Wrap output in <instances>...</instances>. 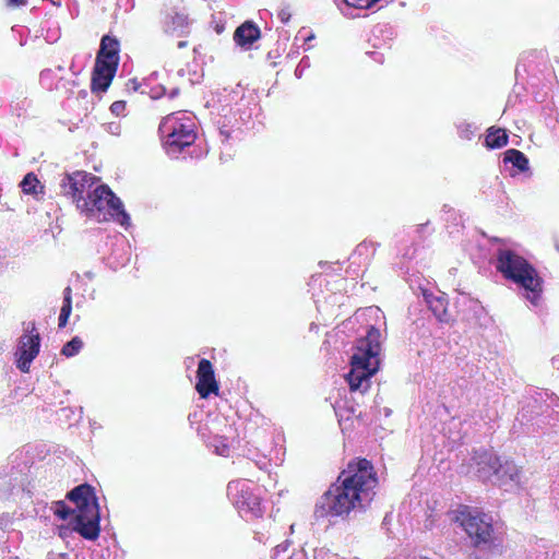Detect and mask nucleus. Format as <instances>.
Masks as SVG:
<instances>
[{"mask_svg":"<svg viewBox=\"0 0 559 559\" xmlns=\"http://www.w3.org/2000/svg\"><path fill=\"white\" fill-rule=\"evenodd\" d=\"M378 485L374 467L367 459H356L341 472L314 507L313 516H347L352 511H362L372 501Z\"/></svg>","mask_w":559,"mask_h":559,"instance_id":"nucleus-1","label":"nucleus"},{"mask_svg":"<svg viewBox=\"0 0 559 559\" xmlns=\"http://www.w3.org/2000/svg\"><path fill=\"white\" fill-rule=\"evenodd\" d=\"M78 209L98 222L112 218L124 228L131 224L130 215L124 210L122 201L104 183L87 191L84 199L78 200Z\"/></svg>","mask_w":559,"mask_h":559,"instance_id":"nucleus-2","label":"nucleus"},{"mask_svg":"<svg viewBox=\"0 0 559 559\" xmlns=\"http://www.w3.org/2000/svg\"><path fill=\"white\" fill-rule=\"evenodd\" d=\"M472 460L476 463V473L479 478H488L493 485L503 488L506 491L519 487L521 471L509 457L498 456L491 452L484 451Z\"/></svg>","mask_w":559,"mask_h":559,"instance_id":"nucleus-3","label":"nucleus"},{"mask_svg":"<svg viewBox=\"0 0 559 559\" xmlns=\"http://www.w3.org/2000/svg\"><path fill=\"white\" fill-rule=\"evenodd\" d=\"M354 317L361 325L357 331L356 344L350 349H381L388 336L383 311L371 306L357 310Z\"/></svg>","mask_w":559,"mask_h":559,"instance_id":"nucleus-4","label":"nucleus"},{"mask_svg":"<svg viewBox=\"0 0 559 559\" xmlns=\"http://www.w3.org/2000/svg\"><path fill=\"white\" fill-rule=\"evenodd\" d=\"M158 131L169 156L176 157L197 139L195 124L191 117L182 112L167 116L162 120Z\"/></svg>","mask_w":559,"mask_h":559,"instance_id":"nucleus-5","label":"nucleus"},{"mask_svg":"<svg viewBox=\"0 0 559 559\" xmlns=\"http://www.w3.org/2000/svg\"><path fill=\"white\" fill-rule=\"evenodd\" d=\"M462 526L472 545L478 550L498 551L500 543L495 536L492 518L484 512H469L462 520Z\"/></svg>","mask_w":559,"mask_h":559,"instance_id":"nucleus-6","label":"nucleus"},{"mask_svg":"<svg viewBox=\"0 0 559 559\" xmlns=\"http://www.w3.org/2000/svg\"><path fill=\"white\" fill-rule=\"evenodd\" d=\"M381 352H356L349 359L350 369L345 374L352 392H365L369 389L370 379L380 368Z\"/></svg>","mask_w":559,"mask_h":559,"instance_id":"nucleus-7","label":"nucleus"},{"mask_svg":"<svg viewBox=\"0 0 559 559\" xmlns=\"http://www.w3.org/2000/svg\"><path fill=\"white\" fill-rule=\"evenodd\" d=\"M510 281L518 286L519 294L530 302L532 308L538 309L542 307L544 280L533 265Z\"/></svg>","mask_w":559,"mask_h":559,"instance_id":"nucleus-8","label":"nucleus"},{"mask_svg":"<svg viewBox=\"0 0 559 559\" xmlns=\"http://www.w3.org/2000/svg\"><path fill=\"white\" fill-rule=\"evenodd\" d=\"M510 281L518 286L519 294L530 302L532 308L538 309L542 307L544 280L533 265Z\"/></svg>","mask_w":559,"mask_h":559,"instance_id":"nucleus-9","label":"nucleus"},{"mask_svg":"<svg viewBox=\"0 0 559 559\" xmlns=\"http://www.w3.org/2000/svg\"><path fill=\"white\" fill-rule=\"evenodd\" d=\"M96 180L95 176L86 171L66 174L59 183L60 193L78 204V200L85 198L84 193L92 190Z\"/></svg>","mask_w":559,"mask_h":559,"instance_id":"nucleus-10","label":"nucleus"},{"mask_svg":"<svg viewBox=\"0 0 559 559\" xmlns=\"http://www.w3.org/2000/svg\"><path fill=\"white\" fill-rule=\"evenodd\" d=\"M252 486L246 479L231 480L227 485V496L239 510L255 513L260 511V498L253 493Z\"/></svg>","mask_w":559,"mask_h":559,"instance_id":"nucleus-11","label":"nucleus"},{"mask_svg":"<svg viewBox=\"0 0 559 559\" xmlns=\"http://www.w3.org/2000/svg\"><path fill=\"white\" fill-rule=\"evenodd\" d=\"M495 265L497 271L506 280L510 281L515 275L523 273L532 264L515 251L508 248H499L496 252Z\"/></svg>","mask_w":559,"mask_h":559,"instance_id":"nucleus-12","label":"nucleus"},{"mask_svg":"<svg viewBox=\"0 0 559 559\" xmlns=\"http://www.w3.org/2000/svg\"><path fill=\"white\" fill-rule=\"evenodd\" d=\"M70 526L84 539L96 540L100 534V509L74 514L70 520Z\"/></svg>","mask_w":559,"mask_h":559,"instance_id":"nucleus-13","label":"nucleus"},{"mask_svg":"<svg viewBox=\"0 0 559 559\" xmlns=\"http://www.w3.org/2000/svg\"><path fill=\"white\" fill-rule=\"evenodd\" d=\"M66 498L76 506L78 513H90L100 509L95 488L87 484H81L69 490Z\"/></svg>","mask_w":559,"mask_h":559,"instance_id":"nucleus-14","label":"nucleus"},{"mask_svg":"<svg viewBox=\"0 0 559 559\" xmlns=\"http://www.w3.org/2000/svg\"><path fill=\"white\" fill-rule=\"evenodd\" d=\"M195 390L201 399H207L212 393L218 394V382L209 359L202 358L198 362Z\"/></svg>","mask_w":559,"mask_h":559,"instance_id":"nucleus-15","label":"nucleus"},{"mask_svg":"<svg viewBox=\"0 0 559 559\" xmlns=\"http://www.w3.org/2000/svg\"><path fill=\"white\" fill-rule=\"evenodd\" d=\"M421 296L429 310L441 323H450L453 321V316L449 312L448 295L438 290L431 292L427 288H421Z\"/></svg>","mask_w":559,"mask_h":559,"instance_id":"nucleus-16","label":"nucleus"},{"mask_svg":"<svg viewBox=\"0 0 559 559\" xmlns=\"http://www.w3.org/2000/svg\"><path fill=\"white\" fill-rule=\"evenodd\" d=\"M163 29L166 34L185 37L190 33V20L187 13L173 10L167 14Z\"/></svg>","mask_w":559,"mask_h":559,"instance_id":"nucleus-17","label":"nucleus"},{"mask_svg":"<svg viewBox=\"0 0 559 559\" xmlns=\"http://www.w3.org/2000/svg\"><path fill=\"white\" fill-rule=\"evenodd\" d=\"M456 300V307L462 314V319L468 322H477L485 313V309L479 300L471 298L467 294L461 293Z\"/></svg>","mask_w":559,"mask_h":559,"instance_id":"nucleus-18","label":"nucleus"},{"mask_svg":"<svg viewBox=\"0 0 559 559\" xmlns=\"http://www.w3.org/2000/svg\"><path fill=\"white\" fill-rule=\"evenodd\" d=\"M261 37V31L253 21H246L234 32V40L242 49H249Z\"/></svg>","mask_w":559,"mask_h":559,"instance_id":"nucleus-19","label":"nucleus"},{"mask_svg":"<svg viewBox=\"0 0 559 559\" xmlns=\"http://www.w3.org/2000/svg\"><path fill=\"white\" fill-rule=\"evenodd\" d=\"M23 333L15 349H40L41 337L34 321L23 322Z\"/></svg>","mask_w":559,"mask_h":559,"instance_id":"nucleus-20","label":"nucleus"},{"mask_svg":"<svg viewBox=\"0 0 559 559\" xmlns=\"http://www.w3.org/2000/svg\"><path fill=\"white\" fill-rule=\"evenodd\" d=\"M502 162L506 166L510 164L516 173H525L530 169L527 156L516 148L507 150L503 153Z\"/></svg>","mask_w":559,"mask_h":559,"instance_id":"nucleus-21","label":"nucleus"},{"mask_svg":"<svg viewBox=\"0 0 559 559\" xmlns=\"http://www.w3.org/2000/svg\"><path fill=\"white\" fill-rule=\"evenodd\" d=\"M509 142V134L507 129L499 127H490L487 129L485 138V146L488 150H497L506 146Z\"/></svg>","mask_w":559,"mask_h":559,"instance_id":"nucleus-22","label":"nucleus"},{"mask_svg":"<svg viewBox=\"0 0 559 559\" xmlns=\"http://www.w3.org/2000/svg\"><path fill=\"white\" fill-rule=\"evenodd\" d=\"M20 187L22 192L28 195H33L35 199L39 200L44 195V186L40 183L38 177L34 173H27L22 181L20 182Z\"/></svg>","mask_w":559,"mask_h":559,"instance_id":"nucleus-23","label":"nucleus"},{"mask_svg":"<svg viewBox=\"0 0 559 559\" xmlns=\"http://www.w3.org/2000/svg\"><path fill=\"white\" fill-rule=\"evenodd\" d=\"M119 53H120L119 39L111 34L103 35L97 55H102L104 58L108 57V59H111V58H120Z\"/></svg>","mask_w":559,"mask_h":559,"instance_id":"nucleus-24","label":"nucleus"},{"mask_svg":"<svg viewBox=\"0 0 559 559\" xmlns=\"http://www.w3.org/2000/svg\"><path fill=\"white\" fill-rule=\"evenodd\" d=\"M119 61L120 58L108 59V57L104 58L102 55H96L93 72L115 78Z\"/></svg>","mask_w":559,"mask_h":559,"instance_id":"nucleus-25","label":"nucleus"},{"mask_svg":"<svg viewBox=\"0 0 559 559\" xmlns=\"http://www.w3.org/2000/svg\"><path fill=\"white\" fill-rule=\"evenodd\" d=\"M119 61L120 58L108 59V57L104 58L102 55H96L93 72L115 78Z\"/></svg>","mask_w":559,"mask_h":559,"instance_id":"nucleus-26","label":"nucleus"},{"mask_svg":"<svg viewBox=\"0 0 559 559\" xmlns=\"http://www.w3.org/2000/svg\"><path fill=\"white\" fill-rule=\"evenodd\" d=\"M39 352H14L15 365L22 372H28L31 364Z\"/></svg>","mask_w":559,"mask_h":559,"instance_id":"nucleus-27","label":"nucleus"},{"mask_svg":"<svg viewBox=\"0 0 559 559\" xmlns=\"http://www.w3.org/2000/svg\"><path fill=\"white\" fill-rule=\"evenodd\" d=\"M114 78L109 75H104L100 73L92 72V81H91V88L93 93H104L106 92Z\"/></svg>","mask_w":559,"mask_h":559,"instance_id":"nucleus-28","label":"nucleus"},{"mask_svg":"<svg viewBox=\"0 0 559 559\" xmlns=\"http://www.w3.org/2000/svg\"><path fill=\"white\" fill-rule=\"evenodd\" d=\"M53 513L60 520H68L78 513L76 510L70 508L63 500L55 501L52 506Z\"/></svg>","mask_w":559,"mask_h":559,"instance_id":"nucleus-29","label":"nucleus"},{"mask_svg":"<svg viewBox=\"0 0 559 559\" xmlns=\"http://www.w3.org/2000/svg\"><path fill=\"white\" fill-rule=\"evenodd\" d=\"M335 414L341 419H349L352 415H355L356 407L354 404H348L347 401H337L334 405Z\"/></svg>","mask_w":559,"mask_h":559,"instance_id":"nucleus-30","label":"nucleus"},{"mask_svg":"<svg viewBox=\"0 0 559 559\" xmlns=\"http://www.w3.org/2000/svg\"><path fill=\"white\" fill-rule=\"evenodd\" d=\"M71 312H72V289L70 286H67L62 292V306L60 309V314L69 318Z\"/></svg>","mask_w":559,"mask_h":559,"instance_id":"nucleus-31","label":"nucleus"},{"mask_svg":"<svg viewBox=\"0 0 559 559\" xmlns=\"http://www.w3.org/2000/svg\"><path fill=\"white\" fill-rule=\"evenodd\" d=\"M459 136L463 140H472L475 135V132L477 130V127L473 123L463 121L456 124Z\"/></svg>","mask_w":559,"mask_h":559,"instance_id":"nucleus-32","label":"nucleus"},{"mask_svg":"<svg viewBox=\"0 0 559 559\" xmlns=\"http://www.w3.org/2000/svg\"><path fill=\"white\" fill-rule=\"evenodd\" d=\"M380 0H344L346 7L355 9H371Z\"/></svg>","mask_w":559,"mask_h":559,"instance_id":"nucleus-33","label":"nucleus"},{"mask_svg":"<svg viewBox=\"0 0 559 559\" xmlns=\"http://www.w3.org/2000/svg\"><path fill=\"white\" fill-rule=\"evenodd\" d=\"M142 94H148L152 99H159L166 94V88L163 85H157L156 87H147L146 90H141Z\"/></svg>","mask_w":559,"mask_h":559,"instance_id":"nucleus-34","label":"nucleus"},{"mask_svg":"<svg viewBox=\"0 0 559 559\" xmlns=\"http://www.w3.org/2000/svg\"><path fill=\"white\" fill-rule=\"evenodd\" d=\"M310 67V60H309V57H302L301 60L299 61L298 66L296 67L295 69V76L297 79H300L302 76V73L306 69H308Z\"/></svg>","mask_w":559,"mask_h":559,"instance_id":"nucleus-35","label":"nucleus"},{"mask_svg":"<svg viewBox=\"0 0 559 559\" xmlns=\"http://www.w3.org/2000/svg\"><path fill=\"white\" fill-rule=\"evenodd\" d=\"M84 343L81 337L74 336L69 342H67L61 349H82Z\"/></svg>","mask_w":559,"mask_h":559,"instance_id":"nucleus-36","label":"nucleus"},{"mask_svg":"<svg viewBox=\"0 0 559 559\" xmlns=\"http://www.w3.org/2000/svg\"><path fill=\"white\" fill-rule=\"evenodd\" d=\"M126 109L124 100H116L110 105V111L115 116H121Z\"/></svg>","mask_w":559,"mask_h":559,"instance_id":"nucleus-37","label":"nucleus"},{"mask_svg":"<svg viewBox=\"0 0 559 559\" xmlns=\"http://www.w3.org/2000/svg\"><path fill=\"white\" fill-rule=\"evenodd\" d=\"M128 87L129 88H132L134 92L136 91H140L143 90V88H147L148 87V84L146 82H139L136 79H130L129 82H128Z\"/></svg>","mask_w":559,"mask_h":559,"instance_id":"nucleus-38","label":"nucleus"},{"mask_svg":"<svg viewBox=\"0 0 559 559\" xmlns=\"http://www.w3.org/2000/svg\"><path fill=\"white\" fill-rule=\"evenodd\" d=\"M289 546V543L288 542H285V543H282L280 545H277L275 548H274V555H273V558L274 559H285L283 556H282V552H285L287 550Z\"/></svg>","mask_w":559,"mask_h":559,"instance_id":"nucleus-39","label":"nucleus"},{"mask_svg":"<svg viewBox=\"0 0 559 559\" xmlns=\"http://www.w3.org/2000/svg\"><path fill=\"white\" fill-rule=\"evenodd\" d=\"M27 0H7V5L11 8H19L25 5Z\"/></svg>","mask_w":559,"mask_h":559,"instance_id":"nucleus-40","label":"nucleus"},{"mask_svg":"<svg viewBox=\"0 0 559 559\" xmlns=\"http://www.w3.org/2000/svg\"><path fill=\"white\" fill-rule=\"evenodd\" d=\"M376 62L383 63V53L379 51L367 52Z\"/></svg>","mask_w":559,"mask_h":559,"instance_id":"nucleus-41","label":"nucleus"},{"mask_svg":"<svg viewBox=\"0 0 559 559\" xmlns=\"http://www.w3.org/2000/svg\"><path fill=\"white\" fill-rule=\"evenodd\" d=\"M278 17L283 23H287L290 19V13L286 10H281L278 13Z\"/></svg>","mask_w":559,"mask_h":559,"instance_id":"nucleus-42","label":"nucleus"},{"mask_svg":"<svg viewBox=\"0 0 559 559\" xmlns=\"http://www.w3.org/2000/svg\"><path fill=\"white\" fill-rule=\"evenodd\" d=\"M68 320H69L68 317L59 314V318H58V325H59V328H64L67 325V323H68Z\"/></svg>","mask_w":559,"mask_h":559,"instance_id":"nucleus-43","label":"nucleus"},{"mask_svg":"<svg viewBox=\"0 0 559 559\" xmlns=\"http://www.w3.org/2000/svg\"><path fill=\"white\" fill-rule=\"evenodd\" d=\"M178 95H179V88H178V87H175V88H173V90L169 92L168 97H169L170 99H174V98H176Z\"/></svg>","mask_w":559,"mask_h":559,"instance_id":"nucleus-44","label":"nucleus"},{"mask_svg":"<svg viewBox=\"0 0 559 559\" xmlns=\"http://www.w3.org/2000/svg\"><path fill=\"white\" fill-rule=\"evenodd\" d=\"M157 78V72H153L147 79L144 80L150 85V82Z\"/></svg>","mask_w":559,"mask_h":559,"instance_id":"nucleus-45","label":"nucleus"},{"mask_svg":"<svg viewBox=\"0 0 559 559\" xmlns=\"http://www.w3.org/2000/svg\"><path fill=\"white\" fill-rule=\"evenodd\" d=\"M177 47L179 49H182V48L187 47V41H185V40L178 41Z\"/></svg>","mask_w":559,"mask_h":559,"instance_id":"nucleus-46","label":"nucleus"},{"mask_svg":"<svg viewBox=\"0 0 559 559\" xmlns=\"http://www.w3.org/2000/svg\"><path fill=\"white\" fill-rule=\"evenodd\" d=\"M63 355H66L67 357H73L75 354H78L79 352H61Z\"/></svg>","mask_w":559,"mask_h":559,"instance_id":"nucleus-47","label":"nucleus"},{"mask_svg":"<svg viewBox=\"0 0 559 559\" xmlns=\"http://www.w3.org/2000/svg\"><path fill=\"white\" fill-rule=\"evenodd\" d=\"M49 73H50V70H43L41 73H40V78L44 79Z\"/></svg>","mask_w":559,"mask_h":559,"instance_id":"nucleus-48","label":"nucleus"},{"mask_svg":"<svg viewBox=\"0 0 559 559\" xmlns=\"http://www.w3.org/2000/svg\"><path fill=\"white\" fill-rule=\"evenodd\" d=\"M59 559H69L68 556L66 554H60L58 556Z\"/></svg>","mask_w":559,"mask_h":559,"instance_id":"nucleus-49","label":"nucleus"},{"mask_svg":"<svg viewBox=\"0 0 559 559\" xmlns=\"http://www.w3.org/2000/svg\"><path fill=\"white\" fill-rule=\"evenodd\" d=\"M552 365L556 366L557 362H559V358L558 357H554L552 359Z\"/></svg>","mask_w":559,"mask_h":559,"instance_id":"nucleus-50","label":"nucleus"},{"mask_svg":"<svg viewBox=\"0 0 559 559\" xmlns=\"http://www.w3.org/2000/svg\"><path fill=\"white\" fill-rule=\"evenodd\" d=\"M313 38H314V35H313V34H311L310 36H308V37L306 38V43H307V41L312 40Z\"/></svg>","mask_w":559,"mask_h":559,"instance_id":"nucleus-51","label":"nucleus"},{"mask_svg":"<svg viewBox=\"0 0 559 559\" xmlns=\"http://www.w3.org/2000/svg\"><path fill=\"white\" fill-rule=\"evenodd\" d=\"M85 275L88 277V278H93V273L91 271L86 272Z\"/></svg>","mask_w":559,"mask_h":559,"instance_id":"nucleus-52","label":"nucleus"},{"mask_svg":"<svg viewBox=\"0 0 559 559\" xmlns=\"http://www.w3.org/2000/svg\"><path fill=\"white\" fill-rule=\"evenodd\" d=\"M3 524H4V518L2 515H0V527H2Z\"/></svg>","mask_w":559,"mask_h":559,"instance_id":"nucleus-53","label":"nucleus"},{"mask_svg":"<svg viewBox=\"0 0 559 559\" xmlns=\"http://www.w3.org/2000/svg\"><path fill=\"white\" fill-rule=\"evenodd\" d=\"M552 402H556V406H559V397L552 399Z\"/></svg>","mask_w":559,"mask_h":559,"instance_id":"nucleus-54","label":"nucleus"},{"mask_svg":"<svg viewBox=\"0 0 559 559\" xmlns=\"http://www.w3.org/2000/svg\"><path fill=\"white\" fill-rule=\"evenodd\" d=\"M314 328H317V325H316L314 323H311V325H310V330H312V329H314Z\"/></svg>","mask_w":559,"mask_h":559,"instance_id":"nucleus-55","label":"nucleus"},{"mask_svg":"<svg viewBox=\"0 0 559 559\" xmlns=\"http://www.w3.org/2000/svg\"><path fill=\"white\" fill-rule=\"evenodd\" d=\"M390 412H391V411L386 408V409H385V415H386V416H389V415H390Z\"/></svg>","mask_w":559,"mask_h":559,"instance_id":"nucleus-56","label":"nucleus"}]
</instances>
